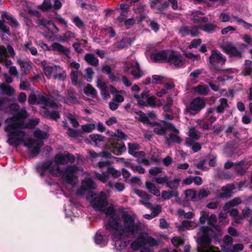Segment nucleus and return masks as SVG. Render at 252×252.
I'll use <instances>...</instances> for the list:
<instances>
[{
  "label": "nucleus",
  "instance_id": "32",
  "mask_svg": "<svg viewBox=\"0 0 252 252\" xmlns=\"http://www.w3.org/2000/svg\"><path fill=\"white\" fill-rule=\"evenodd\" d=\"M145 185L149 192L154 194L156 196H159L160 195V193L159 190L157 189L154 183L151 181H146Z\"/></svg>",
  "mask_w": 252,
  "mask_h": 252
},
{
  "label": "nucleus",
  "instance_id": "48",
  "mask_svg": "<svg viewBox=\"0 0 252 252\" xmlns=\"http://www.w3.org/2000/svg\"><path fill=\"white\" fill-rule=\"evenodd\" d=\"M186 195L188 200L196 201L198 199L197 193L195 191L192 189H189L186 191Z\"/></svg>",
  "mask_w": 252,
  "mask_h": 252
},
{
  "label": "nucleus",
  "instance_id": "22",
  "mask_svg": "<svg viewBox=\"0 0 252 252\" xmlns=\"http://www.w3.org/2000/svg\"><path fill=\"white\" fill-rule=\"evenodd\" d=\"M41 64L43 67L44 73L47 77H50L53 73H55L57 69H59V66L49 65L45 61L41 62Z\"/></svg>",
  "mask_w": 252,
  "mask_h": 252
},
{
  "label": "nucleus",
  "instance_id": "43",
  "mask_svg": "<svg viewBox=\"0 0 252 252\" xmlns=\"http://www.w3.org/2000/svg\"><path fill=\"white\" fill-rule=\"evenodd\" d=\"M107 186L109 187L112 189L114 188L117 191L119 192H122L125 189L124 184L121 182H117L114 185L111 182H108Z\"/></svg>",
  "mask_w": 252,
  "mask_h": 252
},
{
  "label": "nucleus",
  "instance_id": "46",
  "mask_svg": "<svg viewBox=\"0 0 252 252\" xmlns=\"http://www.w3.org/2000/svg\"><path fill=\"white\" fill-rule=\"evenodd\" d=\"M81 74L79 70H72L70 73V78L72 83L74 85H76L78 83V77Z\"/></svg>",
  "mask_w": 252,
  "mask_h": 252
},
{
  "label": "nucleus",
  "instance_id": "47",
  "mask_svg": "<svg viewBox=\"0 0 252 252\" xmlns=\"http://www.w3.org/2000/svg\"><path fill=\"white\" fill-rule=\"evenodd\" d=\"M126 95V93L125 91L120 90L116 94L115 97L113 99L118 103H121L124 101V97Z\"/></svg>",
  "mask_w": 252,
  "mask_h": 252
},
{
  "label": "nucleus",
  "instance_id": "34",
  "mask_svg": "<svg viewBox=\"0 0 252 252\" xmlns=\"http://www.w3.org/2000/svg\"><path fill=\"white\" fill-rule=\"evenodd\" d=\"M171 133L169 135V136L165 137L166 143L170 146L173 143H180L181 139L179 136L177 134Z\"/></svg>",
  "mask_w": 252,
  "mask_h": 252
},
{
  "label": "nucleus",
  "instance_id": "17",
  "mask_svg": "<svg viewBox=\"0 0 252 252\" xmlns=\"http://www.w3.org/2000/svg\"><path fill=\"white\" fill-rule=\"evenodd\" d=\"M128 153L136 158L144 157L145 153L142 151L137 152L140 149V146L136 143H129L127 144Z\"/></svg>",
  "mask_w": 252,
  "mask_h": 252
},
{
  "label": "nucleus",
  "instance_id": "18",
  "mask_svg": "<svg viewBox=\"0 0 252 252\" xmlns=\"http://www.w3.org/2000/svg\"><path fill=\"white\" fill-rule=\"evenodd\" d=\"M169 52L165 51H160L153 53L151 59L156 62H167Z\"/></svg>",
  "mask_w": 252,
  "mask_h": 252
},
{
  "label": "nucleus",
  "instance_id": "7",
  "mask_svg": "<svg viewBox=\"0 0 252 252\" xmlns=\"http://www.w3.org/2000/svg\"><path fill=\"white\" fill-rule=\"evenodd\" d=\"M133 96L136 99L139 106L149 105L152 107L156 106V98L153 96H149L146 92H143L141 94H134Z\"/></svg>",
  "mask_w": 252,
  "mask_h": 252
},
{
  "label": "nucleus",
  "instance_id": "9",
  "mask_svg": "<svg viewBox=\"0 0 252 252\" xmlns=\"http://www.w3.org/2000/svg\"><path fill=\"white\" fill-rule=\"evenodd\" d=\"M205 106V101L200 97H197L191 102L189 106L187 107L186 110L190 114L194 115L200 111Z\"/></svg>",
  "mask_w": 252,
  "mask_h": 252
},
{
  "label": "nucleus",
  "instance_id": "20",
  "mask_svg": "<svg viewBox=\"0 0 252 252\" xmlns=\"http://www.w3.org/2000/svg\"><path fill=\"white\" fill-rule=\"evenodd\" d=\"M154 131L157 134L164 135L167 129V126L164 122L161 123H153L151 124Z\"/></svg>",
  "mask_w": 252,
  "mask_h": 252
},
{
  "label": "nucleus",
  "instance_id": "5",
  "mask_svg": "<svg viewBox=\"0 0 252 252\" xmlns=\"http://www.w3.org/2000/svg\"><path fill=\"white\" fill-rule=\"evenodd\" d=\"M33 135L35 138L39 140L29 139L24 146L27 147L31 154L34 157L36 156L40 152V147H42L44 142L43 140L48 137V134L46 132L38 128L35 130Z\"/></svg>",
  "mask_w": 252,
  "mask_h": 252
},
{
  "label": "nucleus",
  "instance_id": "37",
  "mask_svg": "<svg viewBox=\"0 0 252 252\" xmlns=\"http://www.w3.org/2000/svg\"><path fill=\"white\" fill-rule=\"evenodd\" d=\"M178 192L176 190H172L169 191L166 190H163L161 192V197L164 200H168L173 197H177L178 196Z\"/></svg>",
  "mask_w": 252,
  "mask_h": 252
},
{
  "label": "nucleus",
  "instance_id": "42",
  "mask_svg": "<svg viewBox=\"0 0 252 252\" xmlns=\"http://www.w3.org/2000/svg\"><path fill=\"white\" fill-rule=\"evenodd\" d=\"M180 180L178 178H176L173 180H168L167 182L166 187L172 189L173 190H176L179 186Z\"/></svg>",
  "mask_w": 252,
  "mask_h": 252
},
{
  "label": "nucleus",
  "instance_id": "29",
  "mask_svg": "<svg viewBox=\"0 0 252 252\" xmlns=\"http://www.w3.org/2000/svg\"><path fill=\"white\" fill-rule=\"evenodd\" d=\"M219 102V105L216 107V110L218 113H222L229 107L227 100L225 98H221Z\"/></svg>",
  "mask_w": 252,
  "mask_h": 252
},
{
  "label": "nucleus",
  "instance_id": "11",
  "mask_svg": "<svg viewBox=\"0 0 252 252\" xmlns=\"http://www.w3.org/2000/svg\"><path fill=\"white\" fill-rule=\"evenodd\" d=\"M94 183L90 178H86L82 183L81 188L77 190L76 193L78 195H83L86 192H90L95 189Z\"/></svg>",
  "mask_w": 252,
  "mask_h": 252
},
{
  "label": "nucleus",
  "instance_id": "4",
  "mask_svg": "<svg viewBox=\"0 0 252 252\" xmlns=\"http://www.w3.org/2000/svg\"><path fill=\"white\" fill-rule=\"evenodd\" d=\"M209 235L210 234L207 226L200 227L197 238V242L199 245L197 248L198 252H221L218 248L210 246Z\"/></svg>",
  "mask_w": 252,
  "mask_h": 252
},
{
  "label": "nucleus",
  "instance_id": "14",
  "mask_svg": "<svg viewBox=\"0 0 252 252\" xmlns=\"http://www.w3.org/2000/svg\"><path fill=\"white\" fill-rule=\"evenodd\" d=\"M167 62L175 67H180L183 64L184 60L180 55L175 52H171L169 53Z\"/></svg>",
  "mask_w": 252,
  "mask_h": 252
},
{
  "label": "nucleus",
  "instance_id": "49",
  "mask_svg": "<svg viewBox=\"0 0 252 252\" xmlns=\"http://www.w3.org/2000/svg\"><path fill=\"white\" fill-rule=\"evenodd\" d=\"M243 217L246 219L248 221H252V211L249 208L246 207L242 211Z\"/></svg>",
  "mask_w": 252,
  "mask_h": 252
},
{
  "label": "nucleus",
  "instance_id": "24",
  "mask_svg": "<svg viewBox=\"0 0 252 252\" xmlns=\"http://www.w3.org/2000/svg\"><path fill=\"white\" fill-rule=\"evenodd\" d=\"M7 53L6 48L4 46H0V62L6 67L12 64L11 60H7Z\"/></svg>",
  "mask_w": 252,
  "mask_h": 252
},
{
  "label": "nucleus",
  "instance_id": "25",
  "mask_svg": "<svg viewBox=\"0 0 252 252\" xmlns=\"http://www.w3.org/2000/svg\"><path fill=\"white\" fill-rule=\"evenodd\" d=\"M76 34L75 33L67 31L64 32L62 36H59L57 38V40L62 42L71 41L74 39H75Z\"/></svg>",
  "mask_w": 252,
  "mask_h": 252
},
{
  "label": "nucleus",
  "instance_id": "56",
  "mask_svg": "<svg viewBox=\"0 0 252 252\" xmlns=\"http://www.w3.org/2000/svg\"><path fill=\"white\" fill-rule=\"evenodd\" d=\"M96 126L94 124H88L82 126V129L83 131L86 132H91L95 128Z\"/></svg>",
  "mask_w": 252,
  "mask_h": 252
},
{
  "label": "nucleus",
  "instance_id": "59",
  "mask_svg": "<svg viewBox=\"0 0 252 252\" xmlns=\"http://www.w3.org/2000/svg\"><path fill=\"white\" fill-rule=\"evenodd\" d=\"M233 239L231 236H226L225 237L223 240L224 245L223 247L225 250L226 252H227V245H232Z\"/></svg>",
  "mask_w": 252,
  "mask_h": 252
},
{
  "label": "nucleus",
  "instance_id": "8",
  "mask_svg": "<svg viewBox=\"0 0 252 252\" xmlns=\"http://www.w3.org/2000/svg\"><path fill=\"white\" fill-rule=\"evenodd\" d=\"M107 173L112 175V176L115 178L119 177L122 174V172L120 171L115 169L113 167H108L107 168V173L103 172L100 174L95 172V177L97 179L102 183H106L109 179V176Z\"/></svg>",
  "mask_w": 252,
  "mask_h": 252
},
{
  "label": "nucleus",
  "instance_id": "1",
  "mask_svg": "<svg viewBox=\"0 0 252 252\" xmlns=\"http://www.w3.org/2000/svg\"><path fill=\"white\" fill-rule=\"evenodd\" d=\"M87 199L90 201L92 207L95 210L105 213L106 228L114 231L112 238L116 249L121 250L126 248L129 242V238L134 237L136 234H138L136 239L130 244L132 250H137L146 244L150 247L158 245V242L155 238L149 236L146 233L141 232V225L140 223L135 222L134 215L124 212L121 218H120L116 214L113 205L106 207L108 202L105 192L89 194Z\"/></svg>",
  "mask_w": 252,
  "mask_h": 252
},
{
  "label": "nucleus",
  "instance_id": "15",
  "mask_svg": "<svg viewBox=\"0 0 252 252\" xmlns=\"http://www.w3.org/2000/svg\"><path fill=\"white\" fill-rule=\"evenodd\" d=\"M225 58L220 52L217 51L212 52L210 57V63L216 66L217 64H222L225 62Z\"/></svg>",
  "mask_w": 252,
  "mask_h": 252
},
{
  "label": "nucleus",
  "instance_id": "13",
  "mask_svg": "<svg viewBox=\"0 0 252 252\" xmlns=\"http://www.w3.org/2000/svg\"><path fill=\"white\" fill-rule=\"evenodd\" d=\"M41 107L47 108L48 107H58L57 104L52 99L47 98L44 95L37 96V103Z\"/></svg>",
  "mask_w": 252,
  "mask_h": 252
},
{
  "label": "nucleus",
  "instance_id": "6",
  "mask_svg": "<svg viewBox=\"0 0 252 252\" xmlns=\"http://www.w3.org/2000/svg\"><path fill=\"white\" fill-rule=\"evenodd\" d=\"M203 15L202 12L193 11L192 13V20L195 24L198 25L199 29L208 32H214L217 26L209 22L208 18L203 16Z\"/></svg>",
  "mask_w": 252,
  "mask_h": 252
},
{
  "label": "nucleus",
  "instance_id": "35",
  "mask_svg": "<svg viewBox=\"0 0 252 252\" xmlns=\"http://www.w3.org/2000/svg\"><path fill=\"white\" fill-rule=\"evenodd\" d=\"M94 241L96 244L99 245L101 247L106 246L108 243L106 238H104L99 233L97 232L94 236Z\"/></svg>",
  "mask_w": 252,
  "mask_h": 252
},
{
  "label": "nucleus",
  "instance_id": "30",
  "mask_svg": "<svg viewBox=\"0 0 252 252\" xmlns=\"http://www.w3.org/2000/svg\"><path fill=\"white\" fill-rule=\"evenodd\" d=\"M52 51L64 55H67L69 53V50L67 48L58 42H54L52 44Z\"/></svg>",
  "mask_w": 252,
  "mask_h": 252
},
{
  "label": "nucleus",
  "instance_id": "60",
  "mask_svg": "<svg viewBox=\"0 0 252 252\" xmlns=\"http://www.w3.org/2000/svg\"><path fill=\"white\" fill-rule=\"evenodd\" d=\"M24 50L26 51H30L32 55H35L37 54V51L36 49L32 46V44L31 43H27L25 45Z\"/></svg>",
  "mask_w": 252,
  "mask_h": 252
},
{
  "label": "nucleus",
  "instance_id": "58",
  "mask_svg": "<svg viewBox=\"0 0 252 252\" xmlns=\"http://www.w3.org/2000/svg\"><path fill=\"white\" fill-rule=\"evenodd\" d=\"M169 178L167 175H165L163 177H158L155 179V181L159 185H167V182L169 180Z\"/></svg>",
  "mask_w": 252,
  "mask_h": 252
},
{
  "label": "nucleus",
  "instance_id": "63",
  "mask_svg": "<svg viewBox=\"0 0 252 252\" xmlns=\"http://www.w3.org/2000/svg\"><path fill=\"white\" fill-rule=\"evenodd\" d=\"M67 118L72 124L73 127H77L79 126V123L74 115L72 114H68L67 116Z\"/></svg>",
  "mask_w": 252,
  "mask_h": 252
},
{
  "label": "nucleus",
  "instance_id": "51",
  "mask_svg": "<svg viewBox=\"0 0 252 252\" xmlns=\"http://www.w3.org/2000/svg\"><path fill=\"white\" fill-rule=\"evenodd\" d=\"M94 75V71L92 68L89 67L86 69L84 77L88 82H91Z\"/></svg>",
  "mask_w": 252,
  "mask_h": 252
},
{
  "label": "nucleus",
  "instance_id": "33",
  "mask_svg": "<svg viewBox=\"0 0 252 252\" xmlns=\"http://www.w3.org/2000/svg\"><path fill=\"white\" fill-rule=\"evenodd\" d=\"M193 91L199 94L206 95L209 92V89L207 86L200 84L194 87Z\"/></svg>",
  "mask_w": 252,
  "mask_h": 252
},
{
  "label": "nucleus",
  "instance_id": "40",
  "mask_svg": "<svg viewBox=\"0 0 252 252\" xmlns=\"http://www.w3.org/2000/svg\"><path fill=\"white\" fill-rule=\"evenodd\" d=\"M84 91L86 94L93 97H96L97 95V92L96 90L89 84H87V85L85 87Z\"/></svg>",
  "mask_w": 252,
  "mask_h": 252
},
{
  "label": "nucleus",
  "instance_id": "36",
  "mask_svg": "<svg viewBox=\"0 0 252 252\" xmlns=\"http://www.w3.org/2000/svg\"><path fill=\"white\" fill-rule=\"evenodd\" d=\"M54 73L53 77L55 79L60 81H64L66 78L65 71L60 66H59V69H57Z\"/></svg>",
  "mask_w": 252,
  "mask_h": 252
},
{
  "label": "nucleus",
  "instance_id": "44",
  "mask_svg": "<svg viewBox=\"0 0 252 252\" xmlns=\"http://www.w3.org/2000/svg\"><path fill=\"white\" fill-rule=\"evenodd\" d=\"M244 248V246L242 244H236L232 245H227V252H237L238 251H242Z\"/></svg>",
  "mask_w": 252,
  "mask_h": 252
},
{
  "label": "nucleus",
  "instance_id": "23",
  "mask_svg": "<svg viewBox=\"0 0 252 252\" xmlns=\"http://www.w3.org/2000/svg\"><path fill=\"white\" fill-rule=\"evenodd\" d=\"M39 24L43 25L52 33H57L59 30L56 25L51 21L48 20L45 18H42L39 21Z\"/></svg>",
  "mask_w": 252,
  "mask_h": 252
},
{
  "label": "nucleus",
  "instance_id": "41",
  "mask_svg": "<svg viewBox=\"0 0 252 252\" xmlns=\"http://www.w3.org/2000/svg\"><path fill=\"white\" fill-rule=\"evenodd\" d=\"M243 73L244 75H250L252 74V62L246 60L243 66Z\"/></svg>",
  "mask_w": 252,
  "mask_h": 252
},
{
  "label": "nucleus",
  "instance_id": "57",
  "mask_svg": "<svg viewBox=\"0 0 252 252\" xmlns=\"http://www.w3.org/2000/svg\"><path fill=\"white\" fill-rule=\"evenodd\" d=\"M135 193L142 199L141 200H149L151 198L150 195L140 190H135Z\"/></svg>",
  "mask_w": 252,
  "mask_h": 252
},
{
  "label": "nucleus",
  "instance_id": "38",
  "mask_svg": "<svg viewBox=\"0 0 252 252\" xmlns=\"http://www.w3.org/2000/svg\"><path fill=\"white\" fill-rule=\"evenodd\" d=\"M242 202L240 197H235L232 200L226 203L224 206V210L231 209L232 207L240 204Z\"/></svg>",
  "mask_w": 252,
  "mask_h": 252
},
{
  "label": "nucleus",
  "instance_id": "50",
  "mask_svg": "<svg viewBox=\"0 0 252 252\" xmlns=\"http://www.w3.org/2000/svg\"><path fill=\"white\" fill-rule=\"evenodd\" d=\"M0 31L3 33V34L1 35V38L3 40L4 39V34L6 33L10 35L9 28L4 24L3 21H0Z\"/></svg>",
  "mask_w": 252,
  "mask_h": 252
},
{
  "label": "nucleus",
  "instance_id": "28",
  "mask_svg": "<svg viewBox=\"0 0 252 252\" xmlns=\"http://www.w3.org/2000/svg\"><path fill=\"white\" fill-rule=\"evenodd\" d=\"M197 224L193 221L188 220H184L182 224L178 226V229L180 231H183L186 229H192L196 227Z\"/></svg>",
  "mask_w": 252,
  "mask_h": 252
},
{
  "label": "nucleus",
  "instance_id": "39",
  "mask_svg": "<svg viewBox=\"0 0 252 252\" xmlns=\"http://www.w3.org/2000/svg\"><path fill=\"white\" fill-rule=\"evenodd\" d=\"M1 18L3 19H6L9 22V24H10L11 27L16 28L18 26V22L17 20L7 14L6 12H3L1 15Z\"/></svg>",
  "mask_w": 252,
  "mask_h": 252
},
{
  "label": "nucleus",
  "instance_id": "62",
  "mask_svg": "<svg viewBox=\"0 0 252 252\" xmlns=\"http://www.w3.org/2000/svg\"><path fill=\"white\" fill-rule=\"evenodd\" d=\"M162 168L159 167H155L151 168L149 171V174L151 175L156 176L162 172Z\"/></svg>",
  "mask_w": 252,
  "mask_h": 252
},
{
  "label": "nucleus",
  "instance_id": "2",
  "mask_svg": "<svg viewBox=\"0 0 252 252\" xmlns=\"http://www.w3.org/2000/svg\"><path fill=\"white\" fill-rule=\"evenodd\" d=\"M75 160L73 155L64 152L57 154L54 158V162L48 161L42 164L37 165L36 170L41 176L48 172L51 175L56 176H62L64 183L71 185L72 187L78 183V177L76 175L81 171L80 169L74 165L66 166L64 171H61L58 164H65L73 163Z\"/></svg>",
  "mask_w": 252,
  "mask_h": 252
},
{
  "label": "nucleus",
  "instance_id": "45",
  "mask_svg": "<svg viewBox=\"0 0 252 252\" xmlns=\"http://www.w3.org/2000/svg\"><path fill=\"white\" fill-rule=\"evenodd\" d=\"M91 140L94 142L95 145H98L100 142H103L105 140V137L99 134H93L90 136Z\"/></svg>",
  "mask_w": 252,
  "mask_h": 252
},
{
  "label": "nucleus",
  "instance_id": "27",
  "mask_svg": "<svg viewBox=\"0 0 252 252\" xmlns=\"http://www.w3.org/2000/svg\"><path fill=\"white\" fill-rule=\"evenodd\" d=\"M235 187L233 184H228L221 188L223 191L220 194V197L221 198H228L231 196V192L234 189Z\"/></svg>",
  "mask_w": 252,
  "mask_h": 252
},
{
  "label": "nucleus",
  "instance_id": "54",
  "mask_svg": "<svg viewBox=\"0 0 252 252\" xmlns=\"http://www.w3.org/2000/svg\"><path fill=\"white\" fill-rule=\"evenodd\" d=\"M210 194V191L208 189H202L197 193L198 199H201L204 197H207Z\"/></svg>",
  "mask_w": 252,
  "mask_h": 252
},
{
  "label": "nucleus",
  "instance_id": "52",
  "mask_svg": "<svg viewBox=\"0 0 252 252\" xmlns=\"http://www.w3.org/2000/svg\"><path fill=\"white\" fill-rule=\"evenodd\" d=\"M90 156L93 158H94L98 157H102L105 158H109L110 154L107 152H102L99 154H96L94 151H89V152Z\"/></svg>",
  "mask_w": 252,
  "mask_h": 252
},
{
  "label": "nucleus",
  "instance_id": "19",
  "mask_svg": "<svg viewBox=\"0 0 252 252\" xmlns=\"http://www.w3.org/2000/svg\"><path fill=\"white\" fill-rule=\"evenodd\" d=\"M188 136L186 140L185 144L189 147L191 146L194 141L198 140L200 137L194 127L189 128Z\"/></svg>",
  "mask_w": 252,
  "mask_h": 252
},
{
  "label": "nucleus",
  "instance_id": "16",
  "mask_svg": "<svg viewBox=\"0 0 252 252\" xmlns=\"http://www.w3.org/2000/svg\"><path fill=\"white\" fill-rule=\"evenodd\" d=\"M110 151L116 155H120L126 151V146L123 143L119 142H113L109 147Z\"/></svg>",
  "mask_w": 252,
  "mask_h": 252
},
{
  "label": "nucleus",
  "instance_id": "3",
  "mask_svg": "<svg viewBox=\"0 0 252 252\" xmlns=\"http://www.w3.org/2000/svg\"><path fill=\"white\" fill-rule=\"evenodd\" d=\"M28 116L26 109H22L16 115L5 120L6 126L4 130L9 132L7 142L10 145L17 146L25 139L26 134L24 129L25 127L32 128L39 124L38 118L31 119L28 124H26L25 120Z\"/></svg>",
  "mask_w": 252,
  "mask_h": 252
},
{
  "label": "nucleus",
  "instance_id": "61",
  "mask_svg": "<svg viewBox=\"0 0 252 252\" xmlns=\"http://www.w3.org/2000/svg\"><path fill=\"white\" fill-rule=\"evenodd\" d=\"M17 63L21 67L25 70L26 69H29L30 68V65L29 62L22 60L21 59H18L17 60Z\"/></svg>",
  "mask_w": 252,
  "mask_h": 252
},
{
  "label": "nucleus",
  "instance_id": "26",
  "mask_svg": "<svg viewBox=\"0 0 252 252\" xmlns=\"http://www.w3.org/2000/svg\"><path fill=\"white\" fill-rule=\"evenodd\" d=\"M68 97L67 98L63 97V101L64 103L70 104L77 103L78 101L75 96V92L72 89H69L67 91Z\"/></svg>",
  "mask_w": 252,
  "mask_h": 252
},
{
  "label": "nucleus",
  "instance_id": "21",
  "mask_svg": "<svg viewBox=\"0 0 252 252\" xmlns=\"http://www.w3.org/2000/svg\"><path fill=\"white\" fill-rule=\"evenodd\" d=\"M199 27L198 25H197L196 26L192 28L183 27L180 29L179 32L182 36L191 35L192 36H195L199 33Z\"/></svg>",
  "mask_w": 252,
  "mask_h": 252
},
{
  "label": "nucleus",
  "instance_id": "53",
  "mask_svg": "<svg viewBox=\"0 0 252 252\" xmlns=\"http://www.w3.org/2000/svg\"><path fill=\"white\" fill-rule=\"evenodd\" d=\"M0 87L2 91L8 95H11L14 93V89L8 85L1 84L0 85Z\"/></svg>",
  "mask_w": 252,
  "mask_h": 252
},
{
  "label": "nucleus",
  "instance_id": "64",
  "mask_svg": "<svg viewBox=\"0 0 252 252\" xmlns=\"http://www.w3.org/2000/svg\"><path fill=\"white\" fill-rule=\"evenodd\" d=\"M72 21L75 26L79 29L84 26V23L78 16L74 17Z\"/></svg>",
  "mask_w": 252,
  "mask_h": 252
},
{
  "label": "nucleus",
  "instance_id": "55",
  "mask_svg": "<svg viewBox=\"0 0 252 252\" xmlns=\"http://www.w3.org/2000/svg\"><path fill=\"white\" fill-rule=\"evenodd\" d=\"M209 218V213L205 211H202L200 212V217L199 218V222L201 224H204L207 220L208 221Z\"/></svg>",
  "mask_w": 252,
  "mask_h": 252
},
{
  "label": "nucleus",
  "instance_id": "12",
  "mask_svg": "<svg viewBox=\"0 0 252 252\" xmlns=\"http://www.w3.org/2000/svg\"><path fill=\"white\" fill-rule=\"evenodd\" d=\"M130 69H131V74L136 79L141 77L144 75L143 72L140 69L139 63L136 60L132 61L130 64L126 65L125 66L126 71H128Z\"/></svg>",
  "mask_w": 252,
  "mask_h": 252
},
{
  "label": "nucleus",
  "instance_id": "31",
  "mask_svg": "<svg viewBox=\"0 0 252 252\" xmlns=\"http://www.w3.org/2000/svg\"><path fill=\"white\" fill-rule=\"evenodd\" d=\"M84 60L88 64L93 66H96L98 64V60L93 54H86L84 56Z\"/></svg>",
  "mask_w": 252,
  "mask_h": 252
},
{
  "label": "nucleus",
  "instance_id": "10",
  "mask_svg": "<svg viewBox=\"0 0 252 252\" xmlns=\"http://www.w3.org/2000/svg\"><path fill=\"white\" fill-rule=\"evenodd\" d=\"M220 48L227 54L230 57L241 58L242 52L238 50L231 42H226L220 45Z\"/></svg>",
  "mask_w": 252,
  "mask_h": 252
}]
</instances>
